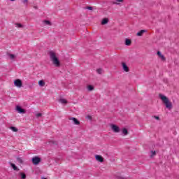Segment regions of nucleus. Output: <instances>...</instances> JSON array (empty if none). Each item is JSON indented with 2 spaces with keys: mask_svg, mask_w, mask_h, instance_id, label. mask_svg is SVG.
Segmentation results:
<instances>
[{
  "mask_svg": "<svg viewBox=\"0 0 179 179\" xmlns=\"http://www.w3.org/2000/svg\"><path fill=\"white\" fill-rule=\"evenodd\" d=\"M49 55L50 58V61H52V64H55L57 67H59L61 66V63L59 62V59H58V57H57V53H55L54 51L49 52Z\"/></svg>",
  "mask_w": 179,
  "mask_h": 179,
  "instance_id": "1",
  "label": "nucleus"
},
{
  "mask_svg": "<svg viewBox=\"0 0 179 179\" xmlns=\"http://www.w3.org/2000/svg\"><path fill=\"white\" fill-rule=\"evenodd\" d=\"M159 99H161L164 104H165L166 108H168L169 110H171L173 108V103H171L170 100H169V98H167V96L162 94H159Z\"/></svg>",
  "mask_w": 179,
  "mask_h": 179,
  "instance_id": "2",
  "label": "nucleus"
},
{
  "mask_svg": "<svg viewBox=\"0 0 179 179\" xmlns=\"http://www.w3.org/2000/svg\"><path fill=\"white\" fill-rule=\"evenodd\" d=\"M110 128L112 131L115 132V134H118L121 131V129H120V127L115 125V124H110Z\"/></svg>",
  "mask_w": 179,
  "mask_h": 179,
  "instance_id": "3",
  "label": "nucleus"
},
{
  "mask_svg": "<svg viewBox=\"0 0 179 179\" xmlns=\"http://www.w3.org/2000/svg\"><path fill=\"white\" fill-rule=\"evenodd\" d=\"M40 162H41V159L38 157H34L32 158V163L35 166H37V164H38V163H40Z\"/></svg>",
  "mask_w": 179,
  "mask_h": 179,
  "instance_id": "4",
  "label": "nucleus"
},
{
  "mask_svg": "<svg viewBox=\"0 0 179 179\" xmlns=\"http://www.w3.org/2000/svg\"><path fill=\"white\" fill-rule=\"evenodd\" d=\"M14 85L17 87H22L23 86V83H22V80L20 79H17L14 81Z\"/></svg>",
  "mask_w": 179,
  "mask_h": 179,
  "instance_id": "5",
  "label": "nucleus"
},
{
  "mask_svg": "<svg viewBox=\"0 0 179 179\" xmlns=\"http://www.w3.org/2000/svg\"><path fill=\"white\" fill-rule=\"evenodd\" d=\"M69 120L70 121H73L75 125H79L80 124V122H79V120H78V119H76V117H69Z\"/></svg>",
  "mask_w": 179,
  "mask_h": 179,
  "instance_id": "6",
  "label": "nucleus"
},
{
  "mask_svg": "<svg viewBox=\"0 0 179 179\" xmlns=\"http://www.w3.org/2000/svg\"><path fill=\"white\" fill-rule=\"evenodd\" d=\"M122 67L124 72H129V67L127 66V64H125V62H122Z\"/></svg>",
  "mask_w": 179,
  "mask_h": 179,
  "instance_id": "7",
  "label": "nucleus"
},
{
  "mask_svg": "<svg viewBox=\"0 0 179 179\" xmlns=\"http://www.w3.org/2000/svg\"><path fill=\"white\" fill-rule=\"evenodd\" d=\"M16 110L17 111V113H20V114H24L26 113V110H24V109L22 108L19 106H16Z\"/></svg>",
  "mask_w": 179,
  "mask_h": 179,
  "instance_id": "8",
  "label": "nucleus"
},
{
  "mask_svg": "<svg viewBox=\"0 0 179 179\" xmlns=\"http://www.w3.org/2000/svg\"><path fill=\"white\" fill-rule=\"evenodd\" d=\"M95 159L97 162H100V163H103V162H104V158H103L101 155H96Z\"/></svg>",
  "mask_w": 179,
  "mask_h": 179,
  "instance_id": "9",
  "label": "nucleus"
},
{
  "mask_svg": "<svg viewBox=\"0 0 179 179\" xmlns=\"http://www.w3.org/2000/svg\"><path fill=\"white\" fill-rule=\"evenodd\" d=\"M124 44H125V45L129 46L132 44V41H131V39H129V38H126Z\"/></svg>",
  "mask_w": 179,
  "mask_h": 179,
  "instance_id": "10",
  "label": "nucleus"
},
{
  "mask_svg": "<svg viewBox=\"0 0 179 179\" xmlns=\"http://www.w3.org/2000/svg\"><path fill=\"white\" fill-rule=\"evenodd\" d=\"M157 55L159 57V58H161V59L162 61H166V58L164 57V56L163 55H162V52H160V51H158L157 52Z\"/></svg>",
  "mask_w": 179,
  "mask_h": 179,
  "instance_id": "11",
  "label": "nucleus"
},
{
  "mask_svg": "<svg viewBox=\"0 0 179 179\" xmlns=\"http://www.w3.org/2000/svg\"><path fill=\"white\" fill-rule=\"evenodd\" d=\"M38 85L41 87H44L45 86V82L43 80H41L38 81Z\"/></svg>",
  "mask_w": 179,
  "mask_h": 179,
  "instance_id": "12",
  "label": "nucleus"
},
{
  "mask_svg": "<svg viewBox=\"0 0 179 179\" xmlns=\"http://www.w3.org/2000/svg\"><path fill=\"white\" fill-rule=\"evenodd\" d=\"M108 23V18H103L101 22V24L104 26V24H107Z\"/></svg>",
  "mask_w": 179,
  "mask_h": 179,
  "instance_id": "13",
  "label": "nucleus"
},
{
  "mask_svg": "<svg viewBox=\"0 0 179 179\" xmlns=\"http://www.w3.org/2000/svg\"><path fill=\"white\" fill-rule=\"evenodd\" d=\"M143 33H146V30L143 29L137 33V36H141L143 35Z\"/></svg>",
  "mask_w": 179,
  "mask_h": 179,
  "instance_id": "14",
  "label": "nucleus"
},
{
  "mask_svg": "<svg viewBox=\"0 0 179 179\" xmlns=\"http://www.w3.org/2000/svg\"><path fill=\"white\" fill-rule=\"evenodd\" d=\"M122 132L123 135H124V136L128 135V129H127L126 128H123L122 129Z\"/></svg>",
  "mask_w": 179,
  "mask_h": 179,
  "instance_id": "15",
  "label": "nucleus"
},
{
  "mask_svg": "<svg viewBox=\"0 0 179 179\" xmlns=\"http://www.w3.org/2000/svg\"><path fill=\"white\" fill-rule=\"evenodd\" d=\"M157 155V152L156 151H150V157L152 158V157H155V156H156Z\"/></svg>",
  "mask_w": 179,
  "mask_h": 179,
  "instance_id": "16",
  "label": "nucleus"
},
{
  "mask_svg": "<svg viewBox=\"0 0 179 179\" xmlns=\"http://www.w3.org/2000/svg\"><path fill=\"white\" fill-rule=\"evenodd\" d=\"M87 89L90 92H92V90H94V87H93V85H87Z\"/></svg>",
  "mask_w": 179,
  "mask_h": 179,
  "instance_id": "17",
  "label": "nucleus"
},
{
  "mask_svg": "<svg viewBox=\"0 0 179 179\" xmlns=\"http://www.w3.org/2000/svg\"><path fill=\"white\" fill-rule=\"evenodd\" d=\"M59 102L62 103V104H66V103H68V101H66V99H59Z\"/></svg>",
  "mask_w": 179,
  "mask_h": 179,
  "instance_id": "18",
  "label": "nucleus"
},
{
  "mask_svg": "<svg viewBox=\"0 0 179 179\" xmlns=\"http://www.w3.org/2000/svg\"><path fill=\"white\" fill-rule=\"evenodd\" d=\"M8 57L10 59H15V58H16V56L13 54H8Z\"/></svg>",
  "mask_w": 179,
  "mask_h": 179,
  "instance_id": "19",
  "label": "nucleus"
},
{
  "mask_svg": "<svg viewBox=\"0 0 179 179\" xmlns=\"http://www.w3.org/2000/svg\"><path fill=\"white\" fill-rule=\"evenodd\" d=\"M43 23L48 26H51V22L48 21V20H44Z\"/></svg>",
  "mask_w": 179,
  "mask_h": 179,
  "instance_id": "20",
  "label": "nucleus"
},
{
  "mask_svg": "<svg viewBox=\"0 0 179 179\" xmlns=\"http://www.w3.org/2000/svg\"><path fill=\"white\" fill-rule=\"evenodd\" d=\"M15 27H17L18 29H20V28L23 27V25L22 24H20V23H16L15 24Z\"/></svg>",
  "mask_w": 179,
  "mask_h": 179,
  "instance_id": "21",
  "label": "nucleus"
},
{
  "mask_svg": "<svg viewBox=\"0 0 179 179\" xmlns=\"http://www.w3.org/2000/svg\"><path fill=\"white\" fill-rule=\"evenodd\" d=\"M96 72H97V73H99V75H101V73H103V69H96Z\"/></svg>",
  "mask_w": 179,
  "mask_h": 179,
  "instance_id": "22",
  "label": "nucleus"
},
{
  "mask_svg": "<svg viewBox=\"0 0 179 179\" xmlns=\"http://www.w3.org/2000/svg\"><path fill=\"white\" fill-rule=\"evenodd\" d=\"M10 129H12L13 132H17V128L15 127H10Z\"/></svg>",
  "mask_w": 179,
  "mask_h": 179,
  "instance_id": "23",
  "label": "nucleus"
},
{
  "mask_svg": "<svg viewBox=\"0 0 179 179\" xmlns=\"http://www.w3.org/2000/svg\"><path fill=\"white\" fill-rule=\"evenodd\" d=\"M11 167L13 169V170L16 171L17 170V166L15 165V164H11Z\"/></svg>",
  "mask_w": 179,
  "mask_h": 179,
  "instance_id": "24",
  "label": "nucleus"
},
{
  "mask_svg": "<svg viewBox=\"0 0 179 179\" xmlns=\"http://www.w3.org/2000/svg\"><path fill=\"white\" fill-rule=\"evenodd\" d=\"M20 176L22 179H26V174H24V173H21Z\"/></svg>",
  "mask_w": 179,
  "mask_h": 179,
  "instance_id": "25",
  "label": "nucleus"
},
{
  "mask_svg": "<svg viewBox=\"0 0 179 179\" xmlns=\"http://www.w3.org/2000/svg\"><path fill=\"white\" fill-rule=\"evenodd\" d=\"M17 162L20 164L23 163V160L20 157L17 158Z\"/></svg>",
  "mask_w": 179,
  "mask_h": 179,
  "instance_id": "26",
  "label": "nucleus"
},
{
  "mask_svg": "<svg viewBox=\"0 0 179 179\" xmlns=\"http://www.w3.org/2000/svg\"><path fill=\"white\" fill-rule=\"evenodd\" d=\"M42 115H43V114H41V113H36V118H40V117H42Z\"/></svg>",
  "mask_w": 179,
  "mask_h": 179,
  "instance_id": "27",
  "label": "nucleus"
},
{
  "mask_svg": "<svg viewBox=\"0 0 179 179\" xmlns=\"http://www.w3.org/2000/svg\"><path fill=\"white\" fill-rule=\"evenodd\" d=\"M86 9H88L89 10H93V7L87 6Z\"/></svg>",
  "mask_w": 179,
  "mask_h": 179,
  "instance_id": "28",
  "label": "nucleus"
},
{
  "mask_svg": "<svg viewBox=\"0 0 179 179\" xmlns=\"http://www.w3.org/2000/svg\"><path fill=\"white\" fill-rule=\"evenodd\" d=\"M116 178L117 179H127L126 178H124L122 176H117Z\"/></svg>",
  "mask_w": 179,
  "mask_h": 179,
  "instance_id": "29",
  "label": "nucleus"
},
{
  "mask_svg": "<svg viewBox=\"0 0 179 179\" xmlns=\"http://www.w3.org/2000/svg\"><path fill=\"white\" fill-rule=\"evenodd\" d=\"M29 2V0H23V3H27Z\"/></svg>",
  "mask_w": 179,
  "mask_h": 179,
  "instance_id": "30",
  "label": "nucleus"
},
{
  "mask_svg": "<svg viewBox=\"0 0 179 179\" xmlns=\"http://www.w3.org/2000/svg\"><path fill=\"white\" fill-rule=\"evenodd\" d=\"M154 117L155 118V120H160V117H159V116H154Z\"/></svg>",
  "mask_w": 179,
  "mask_h": 179,
  "instance_id": "31",
  "label": "nucleus"
},
{
  "mask_svg": "<svg viewBox=\"0 0 179 179\" xmlns=\"http://www.w3.org/2000/svg\"><path fill=\"white\" fill-rule=\"evenodd\" d=\"M117 2H124V0H116Z\"/></svg>",
  "mask_w": 179,
  "mask_h": 179,
  "instance_id": "32",
  "label": "nucleus"
},
{
  "mask_svg": "<svg viewBox=\"0 0 179 179\" xmlns=\"http://www.w3.org/2000/svg\"><path fill=\"white\" fill-rule=\"evenodd\" d=\"M34 9H38L37 6H34Z\"/></svg>",
  "mask_w": 179,
  "mask_h": 179,
  "instance_id": "33",
  "label": "nucleus"
},
{
  "mask_svg": "<svg viewBox=\"0 0 179 179\" xmlns=\"http://www.w3.org/2000/svg\"><path fill=\"white\" fill-rule=\"evenodd\" d=\"M89 120H92V116H88Z\"/></svg>",
  "mask_w": 179,
  "mask_h": 179,
  "instance_id": "34",
  "label": "nucleus"
},
{
  "mask_svg": "<svg viewBox=\"0 0 179 179\" xmlns=\"http://www.w3.org/2000/svg\"><path fill=\"white\" fill-rule=\"evenodd\" d=\"M10 1H13H13H16V0H10Z\"/></svg>",
  "mask_w": 179,
  "mask_h": 179,
  "instance_id": "35",
  "label": "nucleus"
},
{
  "mask_svg": "<svg viewBox=\"0 0 179 179\" xmlns=\"http://www.w3.org/2000/svg\"><path fill=\"white\" fill-rule=\"evenodd\" d=\"M42 179H47V178H42Z\"/></svg>",
  "mask_w": 179,
  "mask_h": 179,
  "instance_id": "36",
  "label": "nucleus"
},
{
  "mask_svg": "<svg viewBox=\"0 0 179 179\" xmlns=\"http://www.w3.org/2000/svg\"><path fill=\"white\" fill-rule=\"evenodd\" d=\"M113 3H115V2H113Z\"/></svg>",
  "mask_w": 179,
  "mask_h": 179,
  "instance_id": "37",
  "label": "nucleus"
}]
</instances>
